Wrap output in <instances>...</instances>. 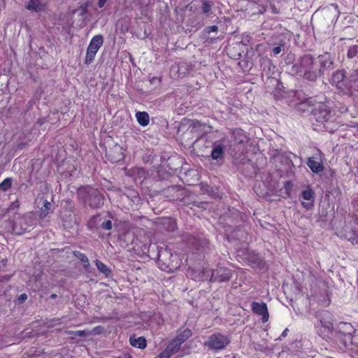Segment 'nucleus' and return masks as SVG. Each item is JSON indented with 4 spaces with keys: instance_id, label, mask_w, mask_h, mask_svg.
<instances>
[{
    "instance_id": "423d86ee",
    "label": "nucleus",
    "mask_w": 358,
    "mask_h": 358,
    "mask_svg": "<svg viewBox=\"0 0 358 358\" xmlns=\"http://www.w3.org/2000/svg\"><path fill=\"white\" fill-rule=\"evenodd\" d=\"M229 343V340L227 336L217 333L209 337L206 345L211 349L220 350L224 348Z\"/></svg>"
},
{
    "instance_id": "6ab92c4d",
    "label": "nucleus",
    "mask_w": 358,
    "mask_h": 358,
    "mask_svg": "<svg viewBox=\"0 0 358 358\" xmlns=\"http://www.w3.org/2000/svg\"><path fill=\"white\" fill-rule=\"evenodd\" d=\"M348 90L350 89H358V69H356L351 74L349 81L347 80Z\"/></svg>"
},
{
    "instance_id": "c756f323",
    "label": "nucleus",
    "mask_w": 358,
    "mask_h": 358,
    "mask_svg": "<svg viewBox=\"0 0 358 358\" xmlns=\"http://www.w3.org/2000/svg\"><path fill=\"white\" fill-rule=\"evenodd\" d=\"M352 336V346L358 347V330L353 331Z\"/></svg>"
},
{
    "instance_id": "9b49d317",
    "label": "nucleus",
    "mask_w": 358,
    "mask_h": 358,
    "mask_svg": "<svg viewBox=\"0 0 358 358\" xmlns=\"http://www.w3.org/2000/svg\"><path fill=\"white\" fill-rule=\"evenodd\" d=\"M301 198L304 200L302 206L306 209H310L314 203L315 192L309 187L301 192Z\"/></svg>"
},
{
    "instance_id": "58836bf2",
    "label": "nucleus",
    "mask_w": 358,
    "mask_h": 358,
    "mask_svg": "<svg viewBox=\"0 0 358 358\" xmlns=\"http://www.w3.org/2000/svg\"><path fill=\"white\" fill-rule=\"evenodd\" d=\"M291 187H292V184H291V182H287L285 184V189H286L287 190H288V189H291Z\"/></svg>"
},
{
    "instance_id": "a19ab883",
    "label": "nucleus",
    "mask_w": 358,
    "mask_h": 358,
    "mask_svg": "<svg viewBox=\"0 0 358 358\" xmlns=\"http://www.w3.org/2000/svg\"><path fill=\"white\" fill-rule=\"evenodd\" d=\"M176 229V224L174 222H171V230H174Z\"/></svg>"
},
{
    "instance_id": "f8f14e48",
    "label": "nucleus",
    "mask_w": 358,
    "mask_h": 358,
    "mask_svg": "<svg viewBox=\"0 0 358 358\" xmlns=\"http://www.w3.org/2000/svg\"><path fill=\"white\" fill-rule=\"evenodd\" d=\"M47 0H27L25 8L31 11L40 12L45 9Z\"/></svg>"
},
{
    "instance_id": "79ce46f5",
    "label": "nucleus",
    "mask_w": 358,
    "mask_h": 358,
    "mask_svg": "<svg viewBox=\"0 0 358 358\" xmlns=\"http://www.w3.org/2000/svg\"><path fill=\"white\" fill-rule=\"evenodd\" d=\"M254 189H255V192L257 194H262L261 192H258V189H257V186H255V187Z\"/></svg>"
},
{
    "instance_id": "473e14b6",
    "label": "nucleus",
    "mask_w": 358,
    "mask_h": 358,
    "mask_svg": "<svg viewBox=\"0 0 358 358\" xmlns=\"http://www.w3.org/2000/svg\"><path fill=\"white\" fill-rule=\"evenodd\" d=\"M217 30H218V27L216 25L210 26V27H208L206 28V31L208 33L216 32V31H217Z\"/></svg>"
},
{
    "instance_id": "ea45409f",
    "label": "nucleus",
    "mask_w": 358,
    "mask_h": 358,
    "mask_svg": "<svg viewBox=\"0 0 358 358\" xmlns=\"http://www.w3.org/2000/svg\"><path fill=\"white\" fill-rule=\"evenodd\" d=\"M179 69H180V66H173L171 67V71H178Z\"/></svg>"
},
{
    "instance_id": "8fccbe9b",
    "label": "nucleus",
    "mask_w": 358,
    "mask_h": 358,
    "mask_svg": "<svg viewBox=\"0 0 358 358\" xmlns=\"http://www.w3.org/2000/svg\"><path fill=\"white\" fill-rule=\"evenodd\" d=\"M249 255H251V257L252 258V253H249Z\"/></svg>"
},
{
    "instance_id": "f03ea898",
    "label": "nucleus",
    "mask_w": 358,
    "mask_h": 358,
    "mask_svg": "<svg viewBox=\"0 0 358 358\" xmlns=\"http://www.w3.org/2000/svg\"><path fill=\"white\" fill-rule=\"evenodd\" d=\"M78 196L80 199L91 208H97L103 204V196L98 189L91 187H85L79 189Z\"/></svg>"
},
{
    "instance_id": "c85d7f7f",
    "label": "nucleus",
    "mask_w": 358,
    "mask_h": 358,
    "mask_svg": "<svg viewBox=\"0 0 358 358\" xmlns=\"http://www.w3.org/2000/svg\"><path fill=\"white\" fill-rule=\"evenodd\" d=\"M211 7H212V5L209 2L204 1L203 3V6H202V11H203V13H206V14L209 13V12L211 10Z\"/></svg>"
},
{
    "instance_id": "39448f33",
    "label": "nucleus",
    "mask_w": 358,
    "mask_h": 358,
    "mask_svg": "<svg viewBox=\"0 0 358 358\" xmlns=\"http://www.w3.org/2000/svg\"><path fill=\"white\" fill-rule=\"evenodd\" d=\"M34 220L31 215H25L17 219L13 225V231L17 234H22L34 225Z\"/></svg>"
},
{
    "instance_id": "6e6552de",
    "label": "nucleus",
    "mask_w": 358,
    "mask_h": 358,
    "mask_svg": "<svg viewBox=\"0 0 358 358\" xmlns=\"http://www.w3.org/2000/svg\"><path fill=\"white\" fill-rule=\"evenodd\" d=\"M331 83L341 90H348L347 80L343 71H336L331 76Z\"/></svg>"
},
{
    "instance_id": "b1692460",
    "label": "nucleus",
    "mask_w": 358,
    "mask_h": 358,
    "mask_svg": "<svg viewBox=\"0 0 358 358\" xmlns=\"http://www.w3.org/2000/svg\"><path fill=\"white\" fill-rule=\"evenodd\" d=\"M50 207H51V203L46 200L44 201L43 206L41 209L40 216L41 217H46L48 215V214L49 213Z\"/></svg>"
},
{
    "instance_id": "9d476101",
    "label": "nucleus",
    "mask_w": 358,
    "mask_h": 358,
    "mask_svg": "<svg viewBox=\"0 0 358 358\" xmlns=\"http://www.w3.org/2000/svg\"><path fill=\"white\" fill-rule=\"evenodd\" d=\"M251 308L253 313L262 316L263 322L268 321L269 315L267 306L265 303L252 302L251 304Z\"/></svg>"
},
{
    "instance_id": "4c0bfd02",
    "label": "nucleus",
    "mask_w": 358,
    "mask_h": 358,
    "mask_svg": "<svg viewBox=\"0 0 358 358\" xmlns=\"http://www.w3.org/2000/svg\"><path fill=\"white\" fill-rule=\"evenodd\" d=\"M97 218H98V217H96V216L93 217L90 220V221L89 222V223H88V226H89L90 227H92V222H93L95 220H96Z\"/></svg>"
},
{
    "instance_id": "a211bd4d",
    "label": "nucleus",
    "mask_w": 358,
    "mask_h": 358,
    "mask_svg": "<svg viewBox=\"0 0 358 358\" xmlns=\"http://www.w3.org/2000/svg\"><path fill=\"white\" fill-rule=\"evenodd\" d=\"M136 117L138 123L143 127L148 125L150 122L149 115L146 112H137Z\"/></svg>"
},
{
    "instance_id": "37998d69",
    "label": "nucleus",
    "mask_w": 358,
    "mask_h": 358,
    "mask_svg": "<svg viewBox=\"0 0 358 358\" xmlns=\"http://www.w3.org/2000/svg\"><path fill=\"white\" fill-rule=\"evenodd\" d=\"M288 331L287 329H286L282 334V336H285L287 335V331Z\"/></svg>"
},
{
    "instance_id": "a18cd8bd",
    "label": "nucleus",
    "mask_w": 358,
    "mask_h": 358,
    "mask_svg": "<svg viewBox=\"0 0 358 358\" xmlns=\"http://www.w3.org/2000/svg\"><path fill=\"white\" fill-rule=\"evenodd\" d=\"M347 329H352V326L350 324H345Z\"/></svg>"
},
{
    "instance_id": "5701e85b",
    "label": "nucleus",
    "mask_w": 358,
    "mask_h": 358,
    "mask_svg": "<svg viewBox=\"0 0 358 358\" xmlns=\"http://www.w3.org/2000/svg\"><path fill=\"white\" fill-rule=\"evenodd\" d=\"M66 334H69V335H72L73 338L74 336H80V337L90 336L89 330L67 331Z\"/></svg>"
},
{
    "instance_id": "aec40b11",
    "label": "nucleus",
    "mask_w": 358,
    "mask_h": 358,
    "mask_svg": "<svg viewBox=\"0 0 358 358\" xmlns=\"http://www.w3.org/2000/svg\"><path fill=\"white\" fill-rule=\"evenodd\" d=\"M225 147L222 144L215 145L212 150L211 157L213 159H220L224 154Z\"/></svg>"
},
{
    "instance_id": "f704fd0d",
    "label": "nucleus",
    "mask_w": 358,
    "mask_h": 358,
    "mask_svg": "<svg viewBox=\"0 0 358 358\" xmlns=\"http://www.w3.org/2000/svg\"><path fill=\"white\" fill-rule=\"evenodd\" d=\"M27 299V294H21V295L19 296L18 300H19V301H20V303H22V302H24Z\"/></svg>"
},
{
    "instance_id": "c9c22d12",
    "label": "nucleus",
    "mask_w": 358,
    "mask_h": 358,
    "mask_svg": "<svg viewBox=\"0 0 358 358\" xmlns=\"http://www.w3.org/2000/svg\"><path fill=\"white\" fill-rule=\"evenodd\" d=\"M108 0H99L98 1V6L99 8H102L103 7V6L105 5V3H106Z\"/></svg>"
},
{
    "instance_id": "0eeeda50",
    "label": "nucleus",
    "mask_w": 358,
    "mask_h": 358,
    "mask_svg": "<svg viewBox=\"0 0 358 358\" xmlns=\"http://www.w3.org/2000/svg\"><path fill=\"white\" fill-rule=\"evenodd\" d=\"M232 276V271L224 266H218L215 270L211 271L210 281L226 282L230 280Z\"/></svg>"
},
{
    "instance_id": "393cba45",
    "label": "nucleus",
    "mask_w": 358,
    "mask_h": 358,
    "mask_svg": "<svg viewBox=\"0 0 358 358\" xmlns=\"http://www.w3.org/2000/svg\"><path fill=\"white\" fill-rule=\"evenodd\" d=\"M11 185L12 180L9 178H7L0 183V189L2 191H6L11 187Z\"/></svg>"
},
{
    "instance_id": "20e7f679",
    "label": "nucleus",
    "mask_w": 358,
    "mask_h": 358,
    "mask_svg": "<svg viewBox=\"0 0 358 358\" xmlns=\"http://www.w3.org/2000/svg\"><path fill=\"white\" fill-rule=\"evenodd\" d=\"M103 43V38L101 35H96L91 39L87 49L85 64H90L93 62L98 50L102 46Z\"/></svg>"
},
{
    "instance_id": "49530a36",
    "label": "nucleus",
    "mask_w": 358,
    "mask_h": 358,
    "mask_svg": "<svg viewBox=\"0 0 358 358\" xmlns=\"http://www.w3.org/2000/svg\"><path fill=\"white\" fill-rule=\"evenodd\" d=\"M115 148L116 150H119L120 151H121V148L120 146H116Z\"/></svg>"
},
{
    "instance_id": "7ed1b4c3",
    "label": "nucleus",
    "mask_w": 358,
    "mask_h": 358,
    "mask_svg": "<svg viewBox=\"0 0 358 358\" xmlns=\"http://www.w3.org/2000/svg\"><path fill=\"white\" fill-rule=\"evenodd\" d=\"M329 313L324 311L320 315V323L316 325L317 332L319 336L326 338L331 332L333 324Z\"/></svg>"
},
{
    "instance_id": "bb28decb",
    "label": "nucleus",
    "mask_w": 358,
    "mask_h": 358,
    "mask_svg": "<svg viewBox=\"0 0 358 358\" xmlns=\"http://www.w3.org/2000/svg\"><path fill=\"white\" fill-rule=\"evenodd\" d=\"M358 52V46L354 45L349 48L348 51V57L349 58H353Z\"/></svg>"
},
{
    "instance_id": "4be33fe9",
    "label": "nucleus",
    "mask_w": 358,
    "mask_h": 358,
    "mask_svg": "<svg viewBox=\"0 0 358 358\" xmlns=\"http://www.w3.org/2000/svg\"><path fill=\"white\" fill-rule=\"evenodd\" d=\"M95 265H96L97 269L101 273L104 274L106 277H108L110 275V274H111L110 269L106 264H104L103 262H101L100 260L96 259Z\"/></svg>"
},
{
    "instance_id": "7c9ffc66",
    "label": "nucleus",
    "mask_w": 358,
    "mask_h": 358,
    "mask_svg": "<svg viewBox=\"0 0 358 358\" xmlns=\"http://www.w3.org/2000/svg\"><path fill=\"white\" fill-rule=\"evenodd\" d=\"M252 259H250L252 264H258L260 261V257L258 254L255 253L254 252H252Z\"/></svg>"
},
{
    "instance_id": "4468645a",
    "label": "nucleus",
    "mask_w": 358,
    "mask_h": 358,
    "mask_svg": "<svg viewBox=\"0 0 358 358\" xmlns=\"http://www.w3.org/2000/svg\"><path fill=\"white\" fill-rule=\"evenodd\" d=\"M307 164L313 173H318L324 169L322 162L320 158L310 157L308 158Z\"/></svg>"
},
{
    "instance_id": "de8ad7c7",
    "label": "nucleus",
    "mask_w": 358,
    "mask_h": 358,
    "mask_svg": "<svg viewBox=\"0 0 358 358\" xmlns=\"http://www.w3.org/2000/svg\"><path fill=\"white\" fill-rule=\"evenodd\" d=\"M207 272H208L207 271H204V275H206V278L208 276V275L206 274Z\"/></svg>"
},
{
    "instance_id": "ddd939ff",
    "label": "nucleus",
    "mask_w": 358,
    "mask_h": 358,
    "mask_svg": "<svg viewBox=\"0 0 358 358\" xmlns=\"http://www.w3.org/2000/svg\"><path fill=\"white\" fill-rule=\"evenodd\" d=\"M180 345V342L173 339L166 348L160 354V358H169L179 350Z\"/></svg>"
},
{
    "instance_id": "cd10ccee",
    "label": "nucleus",
    "mask_w": 358,
    "mask_h": 358,
    "mask_svg": "<svg viewBox=\"0 0 358 358\" xmlns=\"http://www.w3.org/2000/svg\"><path fill=\"white\" fill-rule=\"evenodd\" d=\"M77 257L84 264L85 267H87L90 266L88 258L85 255L79 252V255H78Z\"/></svg>"
},
{
    "instance_id": "412c9836",
    "label": "nucleus",
    "mask_w": 358,
    "mask_h": 358,
    "mask_svg": "<svg viewBox=\"0 0 358 358\" xmlns=\"http://www.w3.org/2000/svg\"><path fill=\"white\" fill-rule=\"evenodd\" d=\"M192 336V331L189 329H186L182 331H180L178 334L176 338H174L176 341L180 342V344L181 345L187 339H188Z\"/></svg>"
},
{
    "instance_id": "a878e982",
    "label": "nucleus",
    "mask_w": 358,
    "mask_h": 358,
    "mask_svg": "<svg viewBox=\"0 0 358 358\" xmlns=\"http://www.w3.org/2000/svg\"><path fill=\"white\" fill-rule=\"evenodd\" d=\"M103 331H104L103 327H102L101 326H97V327H94L92 330L89 331V333H90V336H91V335L96 336V335H99V334H102L103 332Z\"/></svg>"
},
{
    "instance_id": "2f4dec72",
    "label": "nucleus",
    "mask_w": 358,
    "mask_h": 358,
    "mask_svg": "<svg viewBox=\"0 0 358 358\" xmlns=\"http://www.w3.org/2000/svg\"><path fill=\"white\" fill-rule=\"evenodd\" d=\"M101 227L105 230H110L112 228V222L110 220H107L101 224Z\"/></svg>"
},
{
    "instance_id": "09e8293b",
    "label": "nucleus",
    "mask_w": 358,
    "mask_h": 358,
    "mask_svg": "<svg viewBox=\"0 0 358 358\" xmlns=\"http://www.w3.org/2000/svg\"><path fill=\"white\" fill-rule=\"evenodd\" d=\"M183 74H184V73H180L178 74V76H183Z\"/></svg>"
},
{
    "instance_id": "c03bdc74",
    "label": "nucleus",
    "mask_w": 358,
    "mask_h": 358,
    "mask_svg": "<svg viewBox=\"0 0 358 358\" xmlns=\"http://www.w3.org/2000/svg\"><path fill=\"white\" fill-rule=\"evenodd\" d=\"M57 297V295L55 294H52L51 296H50V298L51 299H55Z\"/></svg>"
},
{
    "instance_id": "72a5a7b5",
    "label": "nucleus",
    "mask_w": 358,
    "mask_h": 358,
    "mask_svg": "<svg viewBox=\"0 0 358 358\" xmlns=\"http://www.w3.org/2000/svg\"><path fill=\"white\" fill-rule=\"evenodd\" d=\"M282 51V48L280 46H277V47H275L273 48L272 50V54L274 55V56H276L278 55V54L280 53V52Z\"/></svg>"
},
{
    "instance_id": "1a4fd4ad",
    "label": "nucleus",
    "mask_w": 358,
    "mask_h": 358,
    "mask_svg": "<svg viewBox=\"0 0 358 358\" xmlns=\"http://www.w3.org/2000/svg\"><path fill=\"white\" fill-rule=\"evenodd\" d=\"M314 115L318 122L323 123L327 122L331 117V110L326 105L322 104L315 110Z\"/></svg>"
},
{
    "instance_id": "e433bc0d",
    "label": "nucleus",
    "mask_w": 358,
    "mask_h": 358,
    "mask_svg": "<svg viewBox=\"0 0 358 358\" xmlns=\"http://www.w3.org/2000/svg\"><path fill=\"white\" fill-rule=\"evenodd\" d=\"M123 158V154L122 152H120L119 155L117 156V157H115L113 161L114 162H116V161H119L120 159H122Z\"/></svg>"
},
{
    "instance_id": "2eb2a0df",
    "label": "nucleus",
    "mask_w": 358,
    "mask_h": 358,
    "mask_svg": "<svg viewBox=\"0 0 358 358\" xmlns=\"http://www.w3.org/2000/svg\"><path fill=\"white\" fill-rule=\"evenodd\" d=\"M315 59L317 60L319 63V67L321 69V73L324 69L331 68L333 65V62L330 58V55L328 54H326L324 55H320Z\"/></svg>"
},
{
    "instance_id": "dca6fc26",
    "label": "nucleus",
    "mask_w": 358,
    "mask_h": 358,
    "mask_svg": "<svg viewBox=\"0 0 358 358\" xmlns=\"http://www.w3.org/2000/svg\"><path fill=\"white\" fill-rule=\"evenodd\" d=\"M338 338L341 343L345 346L346 348H349L350 349L352 350V334L351 333H340L338 335Z\"/></svg>"
},
{
    "instance_id": "f257e3e1",
    "label": "nucleus",
    "mask_w": 358,
    "mask_h": 358,
    "mask_svg": "<svg viewBox=\"0 0 358 358\" xmlns=\"http://www.w3.org/2000/svg\"><path fill=\"white\" fill-rule=\"evenodd\" d=\"M296 67L299 76L310 81H315L321 74L317 60L310 55L302 57Z\"/></svg>"
},
{
    "instance_id": "f3484780",
    "label": "nucleus",
    "mask_w": 358,
    "mask_h": 358,
    "mask_svg": "<svg viewBox=\"0 0 358 358\" xmlns=\"http://www.w3.org/2000/svg\"><path fill=\"white\" fill-rule=\"evenodd\" d=\"M129 343L133 347L140 349H144L146 347V340L143 336L138 338H136L135 336H131L129 338Z\"/></svg>"
}]
</instances>
